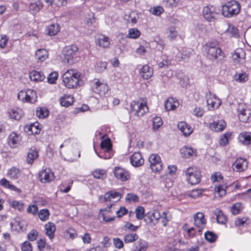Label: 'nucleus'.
Listing matches in <instances>:
<instances>
[{"instance_id":"41","label":"nucleus","mask_w":251,"mask_h":251,"mask_svg":"<svg viewBox=\"0 0 251 251\" xmlns=\"http://www.w3.org/2000/svg\"><path fill=\"white\" fill-rule=\"evenodd\" d=\"M49 114V110L45 107H38L36 110V115L39 118H45Z\"/></svg>"},{"instance_id":"62","label":"nucleus","mask_w":251,"mask_h":251,"mask_svg":"<svg viewBox=\"0 0 251 251\" xmlns=\"http://www.w3.org/2000/svg\"><path fill=\"white\" fill-rule=\"evenodd\" d=\"M22 251H32V247L31 244L28 241H25L22 246Z\"/></svg>"},{"instance_id":"33","label":"nucleus","mask_w":251,"mask_h":251,"mask_svg":"<svg viewBox=\"0 0 251 251\" xmlns=\"http://www.w3.org/2000/svg\"><path fill=\"white\" fill-rule=\"evenodd\" d=\"M29 77L31 80L34 81H41L45 78L44 75L41 72L35 71L30 73Z\"/></svg>"},{"instance_id":"36","label":"nucleus","mask_w":251,"mask_h":251,"mask_svg":"<svg viewBox=\"0 0 251 251\" xmlns=\"http://www.w3.org/2000/svg\"><path fill=\"white\" fill-rule=\"evenodd\" d=\"M26 101L34 103L37 100V96L35 91L31 89L26 90Z\"/></svg>"},{"instance_id":"40","label":"nucleus","mask_w":251,"mask_h":251,"mask_svg":"<svg viewBox=\"0 0 251 251\" xmlns=\"http://www.w3.org/2000/svg\"><path fill=\"white\" fill-rule=\"evenodd\" d=\"M0 184L3 187L8 188L10 190L17 192L20 191L18 188L16 187L14 185L11 184L9 181L5 178H2L0 180Z\"/></svg>"},{"instance_id":"28","label":"nucleus","mask_w":251,"mask_h":251,"mask_svg":"<svg viewBox=\"0 0 251 251\" xmlns=\"http://www.w3.org/2000/svg\"><path fill=\"white\" fill-rule=\"evenodd\" d=\"M239 141L245 145L251 144V133L244 132L240 134L239 136Z\"/></svg>"},{"instance_id":"64","label":"nucleus","mask_w":251,"mask_h":251,"mask_svg":"<svg viewBox=\"0 0 251 251\" xmlns=\"http://www.w3.org/2000/svg\"><path fill=\"white\" fill-rule=\"evenodd\" d=\"M223 179V176L220 173L217 172L212 175L211 179L213 182L219 181Z\"/></svg>"},{"instance_id":"45","label":"nucleus","mask_w":251,"mask_h":251,"mask_svg":"<svg viewBox=\"0 0 251 251\" xmlns=\"http://www.w3.org/2000/svg\"><path fill=\"white\" fill-rule=\"evenodd\" d=\"M100 147L104 151L108 152L112 150V146L109 140H105L101 141Z\"/></svg>"},{"instance_id":"48","label":"nucleus","mask_w":251,"mask_h":251,"mask_svg":"<svg viewBox=\"0 0 251 251\" xmlns=\"http://www.w3.org/2000/svg\"><path fill=\"white\" fill-rule=\"evenodd\" d=\"M204 236L205 239L211 243L215 242L217 238V235L211 231L206 232Z\"/></svg>"},{"instance_id":"22","label":"nucleus","mask_w":251,"mask_h":251,"mask_svg":"<svg viewBox=\"0 0 251 251\" xmlns=\"http://www.w3.org/2000/svg\"><path fill=\"white\" fill-rule=\"evenodd\" d=\"M139 18L138 14L135 11H131L129 14H126L124 16V19L127 23L135 24Z\"/></svg>"},{"instance_id":"53","label":"nucleus","mask_w":251,"mask_h":251,"mask_svg":"<svg viewBox=\"0 0 251 251\" xmlns=\"http://www.w3.org/2000/svg\"><path fill=\"white\" fill-rule=\"evenodd\" d=\"M135 212L136 217L138 220H142L144 216L145 210L143 207L139 206L136 208Z\"/></svg>"},{"instance_id":"16","label":"nucleus","mask_w":251,"mask_h":251,"mask_svg":"<svg viewBox=\"0 0 251 251\" xmlns=\"http://www.w3.org/2000/svg\"><path fill=\"white\" fill-rule=\"evenodd\" d=\"M121 197L122 196L120 193L114 191H110L104 194L103 201H104L115 202L119 201L121 199Z\"/></svg>"},{"instance_id":"18","label":"nucleus","mask_w":251,"mask_h":251,"mask_svg":"<svg viewBox=\"0 0 251 251\" xmlns=\"http://www.w3.org/2000/svg\"><path fill=\"white\" fill-rule=\"evenodd\" d=\"M247 167V162L242 158L237 159L232 164V168L237 172H241Z\"/></svg>"},{"instance_id":"51","label":"nucleus","mask_w":251,"mask_h":251,"mask_svg":"<svg viewBox=\"0 0 251 251\" xmlns=\"http://www.w3.org/2000/svg\"><path fill=\"white\" fill-rule=\"evenodd\" d=\"M10 206L19 211H22L24 207V204L23 202L17 201H12L10 203Z\"/></svg>"},{"instance_id":"54","label":"nucleus","mask_w":251,"mask_h":251,"mask_svg":"<svg viewBox=\"0 0 251 251\" xmlns=\"http://www.w3.org/2000/svg\"><path fill=\"white\" fill-rule=\"evenodd\" d=\"M49 211L48 209H43L40 210L38 216L42 221H46L49 218Z\"/></svg>"},{"instance_id":"38","label":"nucleus","mask_w":251,"mask_h":251,"mask_svg":"<svg viewBox=\"0 0 251 251\" xmlns=\"http://www.w3.org/2000/svg\"><path fill=\"white\" fill-rule=\"evenodd\" d=\"M20 138L14 132L11 133L9 136L8 143L12 148H14L19 141Z\"/></svg>"},{"instance_id":"32","label":"nucleus","mask_w":251,"mask_h":251,"mask_svg":"<svg viewBox=\"0 0 251 251\" xmlns=\"http://www.w3.org/2000/svg\"><path fill=\"white\" fill-rule=\"evenodd\" d=\"M21 175V170L15 167H12L11 169L8 170L7 172V176L11 178L15 179L19 178Z\"/></svg>"},{"instance_id":"61","label":"nucleus","mask_w":251,"mask_h":251,"mask_svg":"<svg viewBox=\"0 0 251 251\" xmlns=\"http://www.w3.org/2000/svg\"><path fill=\"white\" fill-rule=\"evenodd\" d=\"M57 77L58 73L56 72H52L49 75L48 77V82L51 84L54 83Z\"/></svg>"},{"instance_id":"42","label":"nucleus","mask_w":251,"mask_h":251,"mask_svg":"<svg viewBox=\"0 0 251 251\" xmlns=\"http://www.w3.org/2000/svg\"><path fill=\"white\" fill-rule=\"evenodd\" d=\"M214 213L216 216L217 221L218 223L222 224H225L226 221V217L220 210L217 209L214 212Z\"/></svg>"},{"instance_id":"55","label":"nucleus","mask_w":251,"mask_h":251,"mask_svg":"<svg viewBox=\"0 0 251 251\" xmlns=\"http://www.w3.org/2000/svg\"><path fill=\"white\" fill-rule=\"evenodd\" d=\"M107 66V63L106 62H100L99 63H98L95 65V70L98 72H101L104 71Z\"/></svg>"},{"instance_id":"63","label":"nucleus","mask_w":251,"mask_h":251,"mask_svg":"<svg viewBox=\"0 0 251 251\" xmlns=\"http://www.w3.org/2000/svg\"><path fill=\"white\" fill-rule=\"evenodd\" d=\"M147 243L144 241H140L139 243L138 247H137L136 249L138 251H145L147 248Z\"/></svg>"},{"instance_id":"49","label":"nucleus","mask_w":251,"mask_h":251,"mask_svg":"<svg viewBox=\"0 0 251 251\" xmlns=\"http://www.w3.org/2000/svg\"><path fill=\"white\" fill-rule=\"evenodd\" d=\"M42 7V5L40 2H34L30 4L29 8V10L34 12L36 13L38 12Z\"/></svg>"},{"instance_id":"46","label":"nucleus","mask_w":251,"mask_h":251,"mask_svg":"<svg viewBox=\"0 0 251 251\" xmlns=\"http://www.w3.org/2000/svg\"><path fill=\"white\" fill-rule=\"evenodd\" d=\"M140 35V32L137 28H131L128 31L127 37L129 38L136 39Z\"/></svg>"},{"instance_id":"57","label":"nucleus","mask_w":251,"mask_h":251,"mask_svg":"<svg viewBox=\"0 0 251 251\" xmlns=\"http://www.w3.org/2000/svg\"><path fill=\"white\" fill-rule=\"evenodd\" d=\"M177 36V32L176 31L175 27H171L169 28V34L168 37L170 40H173L176 39Z\"/></svg>"},{"instance_id":"8","label":"nucleus","mask_w":251,"mask_h":251,"mask_svg":"<svg viewBox=\"0 0 251 251\" xmlns=\"http://www.w3.org/2000/svg\"><path fill=\"white\" fill-rule=\"evenodd\" d=\"M130 111L134 115L141 117L148 111V107L145 103L132 101L130 103Z\"/></svg>"},{"instance_id":"6","label":"nucleus","mask_w":251,"mask_h":251,"mask_svg":"<svg viewBox=\"0 0 251 251\" xmlns=\"http://www.w3.org/2000/svg\"><path fill=\"white\" fill-rule=\"evenodd\" d=\"M78 49L75 45L66 46L62 50L64 62L70 64L73 63V59L76 56Z\"/></svg>"},{"instance_id":"26","label":"nucleus","mask_w":251,"mask_h":251,"mask_svg":"<svg viewBox=\"0 0 251 251\" xmlns=\"http://www.w3.org/2000/svg\"><path fill=\"white\" fill-rule=\"evenodd\" d=\"M160 218V215L158 211L153 210L145 215V221L147 223L153 222L154 220L157 221Z\"/></svg>"},{"instance_id":"35","label":"nucleus","mask_w":251,"mask_h":251,"mask_svg":"<svg viewBox=\"0 0 251 251\" xmlns=\"http://www.w3.org/2000/svg\"><path fill=\"white\" fill-rule=\"evenodd\" d=\"M178 106V102L175 101L173 98L169 99L165 103V107L168 111L173 110Z\"/></svg>"},{"instance_id":"2","label":"nucleus","mask_w":251,"mask_h":251,"mask_svg":"<svg viewBox=\"0 0 251 251\" xmlns=\"http://www.w3.org/2000/svg\"><path fill=\"white\" fill-rule=\"evenodd\" d=\"M205 50L207 57L212 61H222L225 57V53L218 46L213 43H209L206 45Z\"/></svg>"},{"instance_id":"17","label":"nucleus","mask_w":251,"mask_h":251,"mask_svg":"<svg viewBox=\"0 0 251 251\" xmlns=\"http://www.w3.org/2000/svg\"><path fill=\"white\" fill-rule=\"evenodd\" d=\"M131 164L134 167H137L144 164V160L140 152H134L130 158Z\"/></svg>"},{"instance_id":"47","label":"nucleus","mask_w":251,"mask_h":251,"mask_svg":"<svg viewBox=\"0 0 251 251\" xmlns=\"http://www.w3.org/2000/svg\"><path fill=\"white\" fill-rule=\"evenodd\" d=\"M163 124L161 118L159 117H155L152 120L153 129L154 130L158 129Z\"/></svg>"},{"instance_id":"56","label":"nucleus","mask_w":251,"mask_h":251,"mask_svg":"<svg viewBox=\"0 0 251 251\" xmlns=\"http://www.w3.org/2000/svg\"><path fill=\"white\" fill-rule=\"evenodd\" d=\"M226 186L224 185H219L217 187H215V192L218 193L221 197H222L226 195Z\"/></svg>"},{"instance_id":"4","label":"nucleus","mask_w":251,"mask_h":251,"mask_svg":"<svg viewBox=\"0 0 251 251\" xmlns=\"http://www.w3.org/2000/svg\"><path fill=\"white\" fill-rule=\"evenodd\" d=\"M186 179L191 185L198 184L201 180V172L195 167H190L185 172Z\"/></svg>"},{"instance_id":"52","label":"nucleus","mask_w":251,"mask_h":251,"mask_svg":"<svg viewBox=\"0 0 251 251\" xmlns=\"http://www.w3.org/2000/svg\"><path fill=\"white\" fill-rule=\"evenodd\" d=\"M242 209V204L240 202H237L234 204L231 208V212L233 215H237L239 214Z\"/></svg>"},{"instance_id":"14","label":"nucleus","mask_w":251,"mask_h":251,"mask_svg":"<svg viewBox=\"0 0 251 251\" xmlns=\"http://www.w3.org/2000/svg\"><path fill=\"white\" fill-rule=\"evenodd\" d=\"M194 225L199 228V231L205 227L206 220L204 219V215L201 212H198L194 215Z\"/></svg>"},{"instance_id":"59","label":"nucleus","mask_w":251,"mask_h":251,"mask_svg":"<svg viewBox=\"0 0 251 251\" xmlns=\"http://www.w3.org/2000/svg\"><path fill=\"white\" fill-rule=\"evenodd\" d=\"M38 232L37 230L33 229L31 230L27 235V238L30 241H35L38 237Z\"/></svg>"},{"instance_id":"31","label":"nucleus","mask_w":251,"mask_h":251,"mask_svg":"<svg viewBox=\"0 0 251 251\" xmlns=\"http://www.w3.org/2000/svg\"><path fill=\"white\" fill-rule=\"evenodd\" d=\"M74 98L70 95H65L60 99V102L62 106L68 107L74 102Z\"/></svg>"},{"instance_id":"12","label":"nucleus","mask_w":251,"mask_h":251,"mask_svg":"<svg viewBox=\"0 0 251 251\" xmlns=\"http://www.w3.org/2000/svg\"><path fill=\"white\" fill-rule=\"evenodd\" d=\"M206 99L209 110L217 108L221 104L220 100L215 95L210 92L206 94Z\"/></svg>"},{"instance_id":"23","label":"nucleus","mask_w":251,"mask_h":251,"mask_svg":"<svg viewBox=\"0 0 251 251\" xmlns=\"http://www.w3.org/2000/svg\"><path fill=\"white\" fill-rule=\"evenodd\" d=\"M226 123L225 121L221 120L218 122H214L210 124V128L216 132H220L226 127Z\"/></svg>"},{"instance_id":"7","label":"nucleus","mask_w":251,"mask_h":251,"mask_svg":"<svg viewBox=\"0 0 251 251\" xmlns=\"http://www.w3.org/2000/svg\"><path fill=\"white\" fill-rule=\"evenodd\" d=\"M204 19L207 22H214L218 17L219 10L214 6L209 5L204 6L202 10Z\"/></svg>"},{"instance_id":"30","label":"nucleus","mask_w":251,"mask_h":251,"mask_svg":"<svg viewBox=\"0 0 251 251\" xmlns=\"http://www.w3.org/2000/svg\"><path fill=\"white\" fill-rule=\"evenodd\" d=\"M60 30V26L57 24H52L47 26L46 31L49 36L56 35Z\"/></svg>"},{"instance_id":"10","label":"nucleus","mask_w":251,"mask_h":251,"mask_svg":"<svg viewBox=\"0 0 251 251\" xmlns=\"http://www.w3.org/2000/svg\"><path fill=\"white\" fill-rule=\"evenodd\" d=\"M149 161L150 163V167L153 172H159L162 169V164L158 155L151 154L149 158Z\"/></svg>"},{"instance_id":"21","label":"nucleus","mask_w":251,"mask_h":251,"mask_svg":"<svg viewBox=\"0 0 251 251\" xmlns=\"http://www.w3.org/2000/svg\"><path fill=\"white\" fill-rule=\"evenodd\" d=\"M140 73L144 79H148L152 76L153 69L149 65H145L142 67Z\"/></svg>"},{"instance_id":"44","label":"nucleus","mask_w":251,"mask_h":251,"mask_svg":"<svg viewBox=\"0 0 251 251\" xmlns=\"http://www.w3.org/2000/svg\"><path fill=\"white\" fill-rule=\"evenodd\" d=\"M226 34L229 36L236 37L238 35V30L236 27L231 25H229L226 30Z\"/></svg>"},{"instance_id":"20","label":"nucleus","mask_w":251,"mask_h":251,"mask_svg":"<svg viewBox=\"0 0 251 251\" xmlns=\"http://www.w3.org/2000/svg\"><path fill=\"white\" fill-rule=\"evenodd\" d=\"M96 43L100 47L108 48L110 45V39L108 37L100 35L96 39Z\"/></svg>"},{"instance_id":"5","label":"nucleus","mask_w":251,"mask_h":251,"mask_svg":"<svg viewBox=\"0 0 251 251\" xmlns=\"http://www.w3.org/2000/svg\"><path fill=\"white\" fill-rule=\"evenodd\" d=\"M93 92L100 96H104L109 91V86L99 79L95 78L90 82Z\"/></svg>"},{"instance_id":"9","label":"nucleus","mask_w":251,"mask_h":251,"mask_svg":"<svg viewBox=\"0 0 251 251\" xmlns=\"http://www.w3.org/2000/svg\"><path fill=\"white\" fill-rule=\"evenodd\" d=\"M237 111L240 121L243 123H247L251 121V111L247 108L244 103H240L238 105Z\"/></svg>"},{"instance_id":"29","label":"nucleus","mask_w":251,"mask_h":251,"mask_svg":"<svg viewBox=\"0 0 251 251\" xmlns=\"http://www.w3.org/2000/svg\"><path fill=\"white\" fill-rule=\"evenodd\" d=\"M48 57V51L44 49H38L35 52V58L39 62L44 61Z\"/></svg>"},{"instance_id":"27","label":"nucleus","mask_w":251,"mask_h":251,"mask_svg":"<svg viewBox=\"0 0 251 251\" xmlns=\"http://www.w3.org/2000/svg\"><path fill=\"white\" fill-rule=\"evenodd\" d=\"M45 229L46 231V234L49 237L50 239H52L54 237V233L56 230L55 225L51 222H48L45 226Z\"/></svg>"},{"instance_id":"37","label":"nucleus","mask_w":251,"mask_h":251,"mask_svg":"<svg viewBox=\"0 0 251 251\" xmlns=\"http://www.w3.org/2000/svg\"><path fill=\"white\" fill-rule=\"evenodd\" d=\"M113 205V203H111L107 208H105L103 209H101L100 210V214L102 217V219L104 221L106 222H109L112 221H114L115 219V217H107L105 214L104 213H102L103 212H109L110 208Z\"/></svg>"},{"instance_id":"25","label":"nucleus","mask_w":251,"mask_h":251,"mask_svg":"<svg viewBox=\"0 0 251 251\" xmlns=\"http://www.w3.org/2000/svg\"><path fill=\"white\" fill-rule=\"evenodd\" d=\"M8 114L11 119L19 120L22 118L23 112L21 108H14L10 110Z\"/></svg>"},{"instance_id":"24","label":"nucleus","mask_w":251,"mask_h":251,"mask_svg":"<svg viewBox=\"0 0 251 251\" xmlns=\"http://www.w3.org/2000/svg\"><path fill=\"white\" fill-rule=\"evenodd\" d=\"M177 127L185 136L190 135L192 132L191 127L184 122H179Z\"/></svg>"},{"instance_id":"11","label":"nucleus","mask_w":251,"mask_h":251,"mask_svg":"<svg viewBox=\"0 0 251 251\" xmlns=\"http://www.w3.org/2000/svg\"><path fill=\"white\" fill-rule=\"evenodd\" d=\"M245 52L242 48L236 49L232 54V58L235 65H242L245 62Z\"/></svg>"},{"instance_id":"39","label":"nucleus","mask_w":251,"mask_h":251,"mask_svg":"<svg viewBox=\"0 0 251 251\" xmlns=\"http://www.w3.org/2000/svg\"><path fill=\"white\" fill-rule=\"evenodd\" d=\"M95 178L103 179L106 177V171L104 169H97L93 173Z\"/></svg>"},{"instance_id":"13","label":"nucleus","mask_w":251,"mask_h":251,"mask_svg":"<svg viewBox=\"0 0 251 251\" xmlns=\"http://www.w3.org/2000/svg\"><path fill=\"white\" fill-rule=\"evenodd\" d=\"M40 181L42 183H49L53 180L54 176L53 172L49 169H45L41 171L38 175Z\"/></svg>"},{"instance_id":"15","label":"nucleus","mask_w":251,"mask_h":251,"mask_svg":"<svg viewBox=\"0 0 251 251\" xmlns=\"http://www.w3.org/2000/svg\"><path fill=\"white\" fill-rule=\"evenodd\" d=\"M114 173L115 176L122 181H126L130 177L129 173L126 170L119 167H115Z\"/></svg>"},{"instance_id":"1","label":"nucleus","mask_w":251,"mask_h":251,"mask_svg":"<svg viewBox=\"0 0 251 251\" xmlns=\"http://www.w3.org/2000/svg\"><path fill=\"white\" fill-rule=\"evenodd\" d=\"M80 75L74 70L67 71L62 75L65 86L68 88H76L79 85Z\"/></svg>"},{"instance_id":"43","label":"nucleus","mask_w":251,"mask_h":251,"mask_svg":"<svg viewBox=\"0 0 251 251\" xmlns=\"http://www.w3.org/2000/svg\"><path fill=\"white\" fill-rule=\"evenodd\" d=\"M138 236L136 233L127 234L124 236V240L126 243H132L137 240Z\"/></svg>"},{"instance_id":"50","label":"nucleus","mask_w":251,"mask_h":251,"mask_svg":"<svg viewBox=\"0 0 251 251\" xmlns=\"http://www.w3.org/2000/svg\"><path fill=\"white\" fill-rule=\"evenodd\" d=\"M235 79L239 82H245L247 81L248 77V75L245 73H241L237 74L234 75Z\"/></svg>"},{"instance_id":"60","label":"nucleus","mask_w":251,"mask_h":251,"mask_svg":"<svg viewBox=\"0 0 251 251\" xmlns=\"http://www.w3.org/2000/svg\"><path fill=\"white\" fill-rule=\"evenodd\" d=\"M230 135L231 134L228 133L223 134L220 139L219 144L222 146L226 145L227 143L228 138Z\"/></svg>"},{"instance_id":"58","label":"nucleus","mask_w":251,"mask_h":251,"mask_svg":"<svg viewBox=\"0 0 251 251\" xmlns=\"http://www.w3.org/2000/svg\"><path fill=\"white\" fill-rule=\"evenodd\" d=\"M25 129H26L28 131H30L31 133L32 134H37L40 131L39 129L37 128V126L34 124L30 125L29 126H25Z\"/></svg>"},{"instance_id":"3","label":"nucleus","mask_w":251,"mask_h":251,"mask_svg":"<svg viewBox=\"0 0 251 251\" xmlns=\"http://www.w3.org/2000/svg\"><path fill=\"white\" fill-rule=\"evenodd\" d=\"M240 10V4L235 0L227 2L222 7V13L227 18L231 17L237 15Z\"/></svg>"},{"instance_id":"34","label":"nucleus","mask_w":251,"mask_h":251,"mask_svg":"<svg viewBox=\"0 0 251 251\" xmlns=\"http://www.w3.org/2000/svg\"><path fill=\"white\" fill-rule=\"evenodd\" d=\"M38 156V151L35 150L31 149L29 151L27 157L26 162L29 164L33 163L34 160Z\"/></svg>"},{"instance_id":"19","label":"nucleus","mask_w":251,"mask_h":251,"mask_svg":"<svg viewBox=\"0 0 251 251\" xmlns=\"http://www.w3.org/2000/svg\"><path fill=\"white\" fill-rule=\"evenodd\" d=\"M180 152L181 157L185 158H189L196 155V151L187 146L182 147L180 150Z\"/></svg>"}]
</instances>
